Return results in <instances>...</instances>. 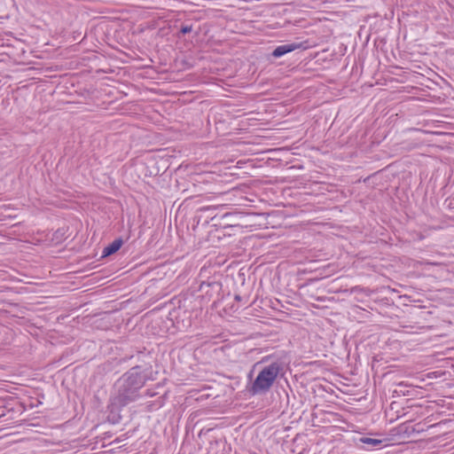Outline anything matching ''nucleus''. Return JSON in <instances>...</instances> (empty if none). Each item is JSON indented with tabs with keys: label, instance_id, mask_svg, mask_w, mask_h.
Wrapping results in <instances>:
<instances>
[{
	"label": "nucleus",
	"instance_id": "0eeeda50",
	"mask_svg": "<svg viewBox=\"0 0 454 454\" xmlns=\"http://www.w3.org/2000/svg\"><path fill=\"white\" fill-rule=\"evenodd\" d=\"M193 29V27L192 24H183L180 27L179 33L177 35V37H181V35H186L188 33H191Z\"/></svg>",
	"mask_w": 454,
	"mask_h": 454
},
{
	"label": "nucleus",
	"instance_id": "9b49d317",
	"mask_svg": "<svg viewBox=\"0 0 454 454\" xmlns=\"http://www.w3.org/2000/svg\"><path fill=\"white\" fill-rule=\"evenodd\" d=\"M234 298H235L236 301H240L241 300V296L239 294H236Z\"/></svg>",
	"mask_w": 454,
	"mask_h": 454
},
{
	"label": "nucleus",
	"instance_id": "9d476101",
	"mask_svg": "<svg viewBox=\"0 0 454 454\" xmlns=\"http://www.w3.org/2000/svg\"><path fill=\"white\" fill-rule=\"evenodd\" d=\"M5 411L3 409L2 405H0V419L6 416Z\"/></svg>",
	"mask_w": 454,
	"mask_h": 454
},
{
	"label": "nucleus",
	"instance_id": "7ed1b4c3",
	"mask_svg": "<svg viewBox=\"0 0 454 454\" xmlns=\"http://www.w3.org/2000/svg\"><path fill=\"white\" fill-rule=\"evenodd\" d=\"M222 283L215 279H207L200 285L199 291L201 293V300L208 303L215 304L222 298Z\"/></svg>",
	"mask_w": 454,
	"mask_h": 454
},
{
	"label": "nucleus",
	"instance_id": "f03ea898",
	"mask_svg": "<svg viewBox=\"0 0 454 454\" xmlns=\"http://www.w3.org/2000/svg\"><path fill=\"white\" fill-rule=\"evenodd\" d=\"M282 370V364L278 361L263 367L251 387L247 388L248 393L256 395L268 392Z\"/></svg>",
	"mask_w": 454,
	"mask_h": 454
},
{
	"label": "nucleus",
	"instance_id": "423d86ee",
	"mask_svg": "<svg viewBox=\"0 0 454 454\" xmlns=\"http://www.w3.org/2000/svg\"><path fill=\"white\" fill-rule=\"evenodd\" d=\"M362 443L368 444L373 447L380 446L383 442L380 439H374L370 437H362L359 440Z\"/></svg>",
	"mask_w": 454,
	"mask_h": 454
},
{
	"label": "nucleus",
	"instance_id": "ddd939ff",
	"mask_svg": "<svg viewBox=\"0 0 454 454\" xmlns=\"http://www.w3.org/2000/svg\"><path fill=\"white\" fill-rule=\"evenodd\" d=\"M9 419H14V417H13L12 415H11Z\"/></svg>",
	"mask_w": 454,
	"mask_h": 454
},
{
	"label": "nucleus",
	"instance_id": "20e7f679",
	"mask_svg": "<svg viewBox=\"0 0 454 454\" xmlns=\"http://www.w3.org/2000/svg\"><path fill=\"white\" fill-rule=\"evenodd\" d=\"M301 47V43H293L287 44H282L274 49L271 55L274 58H280L287 53H290Z\"/></svg>",
	"mask_w": 454,
	"mask_h": 454
},
{
	"label": "nucleus",
	"instance_id": "f257e3e1",
	"mask_svg": "<svg viewBox=\"0 0 454 454\" xmlns=\"http://www.w3.org/2000/svg\"><path fill=\"white\" fill-rule=\"evenodd\" d=\"M147 378L142 373V367L136 365L125 372L115 383V403L120 406H126L136 401L139 396V390L144 387Z\"/></svg>",
	"mask_w": 454,
	"mask_h": 454
},
{
	"label": "nucleus",
	"instance_id": "6e6552de",
	"mask_svg": "<svg viewBox=\"0 0 454 454\" xmlns=\"http://www.w3.org/2000/svg\"><path fill=\"white\" fill-rule=\"evenodd\" d=\"M3 409L5 411L6 413H12V414H14V413H17L20 411V410H18L16 411V409L15 407H11L9 403H4V405H2Z\"/></svg>",
	"mask_w": 454,
	"mask_h": 454
},
{
	"label": "nucleus",
	"instance_id": "1a4fd4ad",
	"mask_svg": "<svg viewBox=\"0 0 454 454\" xmlns=\"http://www.w3.org/2000/svg\"><path fill=\"white\" fill-rule=\"evenodd\" d=\"M412 431H417L418 433L423 432L424 428L420 427V423H418L415 425V427L412 428Z\"/></svg>",
	"mask_w": 454,
	"mask_h": 454
},
{
	"label": "nucleus",
	"instance_id": "f8f14e48",
	"mask_svg": "<svg viewBox=\"0 0 454 454\" xmlns=\"http://www.w3.org/2000/svg\"><path fill=\"white\" fill-rule=\"evenodd\" d=\"M231 215H232V214H231V213H226V214H224V215H223V217H228V216H231Z\"/></svg>",
	"mask_w": 454,
	"mask_h": 454
},
{
	"label": "nucleus",
	"instance_id": "39448f33",
	"mask_svg": "<svg viewBox=\"0 0 454 454\" xmlns=\"http://www.w3.org/2000/svg\"><path fill=\"white\" fill-rule=\"evenodd\" d=\"M122 244L123 240L121 238L114 239L104 248L102 257H107L115 254L121 247Z\"/></svg>",
	"mask_w": 454,
	"mask_h": 454
}]
</instances>
